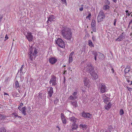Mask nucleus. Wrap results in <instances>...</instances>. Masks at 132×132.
I'll use <instances>...</instances> for the list:
<instances>
[{
	"instance_id": "45",
	"label": "nucleus",
	"mask_w": 132,
	"mask_h": 132,
	"mask_svg": "<svg viewBox=\"0 0 132 132\" xmlns=\"http://www.w3.org/2000/svg\"><path fill=\"white\" fill-rule=\"evenodd\" d=\"M127 88L128 89V90L130 92H131L132 89V88L128 87H127Z\"/></svg>"
},
{
	"instance_id": "52",
	"label": "nucleus",
	"mask_w": 132,
	"mask_h": 132,
	"mask_svg": "<svg viewBox=\"0 0 132 132\" xmlns=\"http://www.w3.org/2000/svg\"><path fill=\"white\" fill-rule=\"evenodd\" d=\"M67 72V70H65V69L64 70V72L63 73V74H64L66 72Z\"/></svg>"
},
{
	"instance_id": "7",
	"label": "nucleus",
	"mask_w": 132,
	"mask_h": 132,
	"mask_svg": "<svg viewBox=\"0 0 132 132\" xmlns=\"http://www.w3.org/2000/svg\"><path fill=\"white\" fill-rule=\"evenodd\" d=\"M81 115L83 117L88 119H91L92 117V114L88 113L85 112H82Z\"/></svg>"
},
{
	"instance_id": "62",
	"label": "nucleus",
	"mask_w": 132,
	"mask_h": 132,
	"mask_svg": "<svg viewBox=\"0 0 132 132\" xmlns=\"http://www.w3.org/2000/svg\"><path fill=\"white\" fill-rule=\"evenodd\" d=\"M71 69V68L70 67H69L68 68V70H70Z\"/></svg>"
},
{
	"instance_id": "30",
	"label": "nucleus",
	"mask_w": 132,
	"mask_h": 132,
	"mask_svg": "<svg viewBox=\"0 0 132 132\" xmlns=\"http://www.w3.org/2000/svg\"><path fill=\"white\" fill-rule=\"evenodd\" d=\"M0 132H6V129L3 127L0 128Z\"/></svg>"
},
{
	"instance_id": "13",
	"label": "nucleus",
	"mask_w": 132,
	"mask_h": 132,
	"mask_svg": "<svg viewBox=\"0 0 132 132\" xmlns=\"http://www.w3.org/2000/svg\"><path fill=\"white\" fill-rule=\"evenodd\" d=\"M61 117L62 123L64 124L67 123V120L64 114L62 113L61 114Z\"/></svg>"
},
{
	"instance_id": "20",
	"label": "nucleus",
	"mask_w": 132,
	"mask_h": 132,
	"mask_svg": "<svg viewBox=\"0 0 132 132\" xmlns=\"http://www.w3.org/2000/svg\"><path fill=\"white\" fill-rule=\"evenodd\" d=\"M80 127L81 128L84 130H85L87 128V126L86 125H83L82 124H81L80 125Z\"/></svg>"
},
{
	"instance_id": "55",
	"label": "nucleus",
	"mask_w": 132,
	"mask_h": 132,
	"mask_svg": "<svg viewBox=\"0 0 132 132\" xmlns=\"http://www.w3.org/2000/svg\"><path fill=\"white\" fill-rule=\"evenodd\" d=\"M42 94V93H39V97L41 98H42V97H40V95H41Z\"/></svg>"
},
{
	"instance_id": "48",
	"label": "nucleus",
	"mask_w": 132,
	"mask_h": 132,
	"mask_svg": "<svg viewBox=\"0 0 132 132\" xmlns=\"http://www.w3.org/2000/svg\"><path fill=\"white\" fill-rule=\"evenodd\" d=\"M22 106L20 105L18 108V109L19 110L22 109Z\"/></svg>"
},
{
	"instance_id": "40",
	"label": "nucleus",
	"mask_w": 132,
	"mask_h": 132,
	"mask_svg": "<svg viewBox=\"0 0 132 132\" xmlns=\"http://www.w3.org/2000/svg\"><path fill=\"white\" fill-rule=\"evenodd\" d=\"M106 97H107L106 95L105 94H104L102 95V98L104 99V98H105Z\"/></svg>"
},
{
	"instance_id": "8",
	"label": "nucleus",
	"mask_w": 132,
	"mask_h": 132,
	"mask_svg": "<svg viewBox=\"0 0 132 132\" xmlns=\"http://www.w3.org/2000/svg\"><path fill=\"white\" fill-rule=\"evenodd\" d=\"M130 70V66L129 65L127 66L124 70L125 74L126 77H130V75H128V72H129Z\"/></svg>"
},
{
	"instance_id": "26",
	"label": "nucleus",
	"mask_w": 132,
	"mask_h": 132,
	"mask_svg": "<svg viewBox=\"0 0 132 132\" xmlns=\"http://www.w3.org/2000/svg\"><path fill=\"white\" fill-rule=\"evenodd\" d=\"M99 55H98V58L100 59H103L104 58V55L102 53H99Z\"/></svg>"
},
{
	"instance_id": "17",
	"label": "nucleus",
	"mask_w": 132,
	"mask_h": 132,
	"mask_svg": "<svg viewBox=\"0 0 132 132\" xmlns=\"http://www.w3.org/2000/svg\"><path fill=\"white\" fill-rule=\"evenodd\" d=\"M90 74L94 79H95L98 78V76L97 74L94 71H93Z\"/></svg>"
},
{
	"instance_id": "53",
	"label": "nucleus",
	"mask_w": 132,
	"mask_h": 132,
	"mask_svg": "<svg viewBox=\"0 0 132 132\" xmlns=\"http://www.w3.org/2000/svg\"><path fill=\"white\" fill-rule=\"evenodd\" d=\"M17 117L19 118H22V117L21 116H19L18 115V116H17Z\"/></svg>"
},
{
	"instance_id": "28",
	"label": "nucleus",
	"mask_w": 132,
	"mask_h": 132,
	"mask_svg": "<svg viewBox=\"0 0 132 132\" xmlns=\"http://www.w3.org/2000/svg\"><path fill=\"white\" fill-rule=\"evenodd\" d=\"M19 85L18 81L17 80L15 82V88L17 89L19 87Z\"/></svg>"
},
{
	"instance_id": "58",
	"label": "nucleus",
	"mask_w": 132,
	"mask_h": 132,
	"mask_svg": "<svg viewBox=\"0 0 132 132\" xmlns=\"http://www.w3.org/2000/svg\"><path fill=\"white\" fill-rule=\"evenodd\" d=\"M128 10H126L125 11V12L127 13H128Z\"/></svg>"
},
{
	"instance_id": "12",
	"label": "nucleus",
	"mask_w": 132,
	"mask_h": 132,
	"mask_svg": "<svg viewBox=\"0 0 132 132\" xmlns=\"http://www.w3.org/2000/svg\"><path fill=\"white\" fill-rule=\"evenodd\" d=\"M57 61V59L54 57H51L49 59V62L52 64H55Z\"/></svg>"
},
{
	"instance_id": "63",
	"label": "nucleus",
	"mask_w": 132,
	"mask_h": 132,
	"mask_svg": "<svg viewBox=\"0 0 132 132\" xmlns=\"http://www.w3.org/2000/svg\"><path fill=\"white\" fill-rule=\"evenodd\" d=\"M128 75H130V77H131V75H130L129 73V72H128Z\"/></svg>"
},
{
	"instance_id": "31",
	"label": "nucleus",
	"mask_w": 132,
	"mask_h": 132,
	"mask_svg": "<svg viewBox=\"0 0 132 132\" xmlns=\"http://www.w3.org/2000/svg\"><path fill=\"white\" fill-rule=\"evenodd\" d=\"M73 61V57L72 56H69V63H71Z\"/></svg>"
},
{
	"instance_id": "15",
	"label": "nucleus",
	"mask_w": 132,
	"mask_h": 132,
	"mask_svg": "<svg viewBox=\"0 0 132 132\" xmlns=\"http://www.w3.org/2000/svg\"><path fill=\"white\" fill-rule=\"evenodd\" d=\"M47 93L50 97H52V94L53 93V88L52 87H50L48 89Z\"/></svg>"
},
{
	"instance_id": "54",
	"label": "nucleus",
	"mask_w": 132,
	"mask_h": 132,
	"mask_svg": "<svg viewBox=\"0 0 132 132\" xmlns=\"http://www.w3.org/2000/svg\"><path fill=\"white\" fill-rule=\"evenodd\" d=\"M4 95H8L9 96V95H8V94L7 93L5 92L4 93Z\"/></svg>"
},
{
	"instance_id": "43",
	"label": "nucleus",
	"mask_w": 132,
	"mask_h": 132,
	"mask_svg": "<svg viewBox=\"0 0 132 132\" xmlns=\"http://www.w3.org/2000/svg\"><path fill=\"white\" fill-rule=\"evenodd\" d=\"M63 2V3H65V4H67L66 0H61Z\"/></svg>"
},
{
	"instance_id": "61",
	"label": "nucleus",
	"mask_w": 132,
	"mask_h": 132,
	"mask_svg": "<svg viewBox=\"0 0 132 132\" xmlns=\"http://www.w3.org/2000/svg\"><path fill=\"white\" fill-rule=\"evenodd\" d=\"M57 127V128H58V129H59V130H60V128H59V127H58V126H57V127Z\"/></svg>"
},
{
	"instance_id": "10",
	"label": "nucleus",
	"mask_w": 132,
	"mask_h": 132,
	"mask_svg": "<svg viewBox=\"0 0 132 132\" xmlns=\"http://www.w3.org/2000/svg\"><path fill=\"white\" fill-rule=\"evenodd\" d=\"M56 77L55 76L53 77L51 79L49 83L50 84H52V86H55L57 84L56 82Z\"/></svg>"
},
{
	"instance_id": "36",
	"label": "nucleus",
	"mask_w": 132,
	"mask_h": 132,
	"mask_svg": "<svg viewBox=\"0 0 132 132\" xmlns=\"http://www.w3.org/2000/svg\"><path fill=\"white\" fill-rule=\"evenodd\" d=\"M91 28L93 30V31L94 32H96V30L95 28V26L91 27Z\"/></svg>"
},
{
	"instance_id": "24",
	"label": "nucleus",
	"mask_w": 132,
	"mask_h": 132,
	"mask_svg": "<svg viewBox=\"0 0 132 132\" xmlns=\"http://www.w3.org/2000/svg\"><path fill=\"white\" fill-rule=\"evenodd\" d=\"M110 98L108 97H106L105 98L103 99V102L106 104L107 103V102H109Z\"/></svg>"
},
{
	"instance_id": "37",
	"label": "nucleus",
	"mask_w": 132,
	"mask_h": 132,
	"mask_svg": "<svg viewBox=\"0 0 132 132\" xmlns=\"http://www.w3.org/2000/svg\"><path fill=\"white\" fill-rule=\"evenodd\" d=\"M92 54L93 55H94V57H95V56L97 57V53L96 52H93Z\"/></svg>"
},
{
	"instance_id": "9",
	"label": "nucleus",
	"mask_w": 132,
	"mask_h": 132,
	"mask_svg": "<svg viewBox=\"0 0 132 132\" xmlns=\"http://www.w3.org/2000/svg\"><path fill=\"white\" fill-rule=\"evenodd\" d=\"M26 36L29 42H31L33 40V36L32 35L31 32H27V35Z\"/></svg>"
},
{
	"instance_id": "2",
	"label": "nucleus",
	"mask_w": 132,
	"mask_h": 132,
	"mask_svg": "<svg viewBox=\"0 0 132 132\" xmlns=\"http://www.w3.org/2000/svg\"><path fill=\"white\" fill-rule=\"evenodd\" d=\"M29 50L30 51L29 53V58L31 60L33 61V59L35 58L37 55L38 50L35 48H31Z\"/></svg>"
},
{
	"instance_id": "19",
	"label": "nucleus",
	"mask_w": 132,
	"mask_h": 132,
	"mask_svg": "<svg viewBox=\"0 0 132 132\" xmlns=\"http://www.w3.org/2000/svg\"><path fill=\"white\" fill-rule=\"evenodd\" d=\"M55 19V17L54 15H51L49 17L47 22H48V21L52 22V21H54Z\"/></svg>"
},
{
	"instance_id": "39",
	"label": "nucleus",
	"mask_w": 132,
	"mask_h": 132,
	"mask_svg": "<svg viewBox=\"0 0 132 132\" xmlns=\"http://www.w3.org/2000/svg\"><path fill=\"white\" fill-rule=\"evenodd\" d=\"M77 94V92H74L72 94V95L74 96H75Z\"/></svg>"
},
{
	"instance_id": "14",
	"label": "nucleus",
	"mask_w": 132,
	"mask_h": 132,
	"mask_svg": "<svg viewBox=\"0 0 132 132\" xmlns=\"http://www.w3.org/2000/svg\"><path fill=\"white\" fill-rule=\"evenodd\" d=\"M112 105V103L110 102H109L108 104L105 105L104 106L105 109L107 110H109V109L111 108Z\"/></svg>"
},
{
	"instance_id": "21",
	"label": "nucleus",
	"mask_w": 132,
	"mask_h": 132,
	"mask_svg": "<svg viewBox=\"0 0 132 132\" xmlns=\"http://www.w3.org/2000/svg\"><path fill=\"white\" fill-rule=\"evenodd\" d=\"M123 36L122 34L120 35L119 37L117 38L116 40V41L117 40H118L119 41H121L122 40L123 38Z\"/></svg>"
},
{
	"instance_id": "49",
	"label": "nucleus",
	"mask_w": 132,
	"mask_h": 132,
	"mask_svg": "<svg viewBox=\"0 0 132 132\" xmlns=\"http://www.w3.org/2000/svg\"><path fill=\"white\" fill-rule=\"evenodd\" d=\"M131 13H132L131 12L130 13H128L126 14V15H127L128 16H130V14H131Z\"/></svg>"
},
{
	"instance_id": "5",
	"label": "nucleus",
	"mask_w": 132,
	"mask_h": 132,
	"mask_svg": "<svg viewBox=\"0 0 132 132\" xmlns=\"http://www.w3.org/2000/svg\"><path fill=\"white\" fill-rule=\"evenodd\" d=\"M56 43L57 45L61 48H64L65 47V43L61 38H58L56 41Z\"/></svg>"
},
{
	"instance_id": "34",
	"label": "nucleus",
	"mask_w": 132,
	"mask_h": 132,
	"mask_svg": "<svg viewBox=\"0 0 132 132\" xmlns=\"http://www.w3.org/2000/svg\"><path fill=\"white\" fill-rule=\"evenodd\" d=\"M59 102V100L57 98H55L54 100V104H56Z\"/></svg>"
},
{
	"instance_id": "59",
	"label": "nucleus",
	"mask_w": 132,
	"mask_h": 132,
	"mask_svg": "<svg viewBox=\"0 0 132 132\" xmlns=\"http://www.w3.org/2000/svg\"><path fill=\"white\" fill-rule=\"evenodd\" d=\"M113 1L115 3H116L117 2V0H113Z\"/></svg>"
},
{
	"instance_id": "18",
	"label": "nucleus",
	"mask_w": 132,
	"mask_h": 132,
	"mask_svg": "<svg viewBox=\"0 0 132 132\" xmlns=\"http://www.w3.org/2000/svg\"><path fill=\"white\" fill-rule=\"evenodd\" d=\"M26 107L25 106L23 107L22 108V109L19 110L21 111V113L23 114L24 116H25L27 114L26 113Z\"/></svg>"
},
{
	"instance_id": "1",
	"label": "nucleus",
	"mask_w": 132,
	"mask_h": 132,
	"mask_svg": "<svg viewBox=\"0 0 132 132\" xmlns=\"http://www.w3.org/2000/svg\"><path fill=\"white\" fill-rule=\"evenodd\" d=\"M61 33L63 37L65 39L70 40L72 37L71 29L69 28H64L61 30Z\"/></svg>"
},
{
	"instance_id": "16",
	"label": "nucleus",
	"mask_w": 132,
	"mask_h": 132,
	"mask_svg": "<svg viewBox=\"0 0 132 132\" xmlns=\"http://www.w3.org/2000/svg\"><path fill=\"white\" fill-rule=\"evenodd\" d=\"M69 119V120L74 124L76 123L77 122V120H78L77 118H75L74 116L70 117Z\"/></svg>"
},
{
	"instance_id": "42",
	"label": "nucleus",
	"mask_w": 132,
	"mask_h": 132,
	"mask_svg": "<svg viewBox=\"0 0 132 132\" xmlns=\"http://www.w3.org/2000/svg\"><path fill=\"white\" fill-rule=\"evenodd\" d=\"M5 40H6L9 39V37H8V36L7 34H6V35L5 37Z\"/></svg>"
},
{
	"instance_id": "46",
	"label": "nucleus",
	"mask_w": 132,
	"mask_h": 132,
	"mask_svg": "<svg viewBox=\"0 0 132 132\" xmlns=\"http://www.w3.org/2000/svg\"><path fill=\"white\" fill-rule=\"evenodd\" d=\"M131 23H132V19L131 20V21L129 22V25H128V27H129L130 25V24H131Z\"/></svg>"
},
{
	"instance_id": "38",
	"label": "nucleus",
	"mask_w": 132,
	"mask_h": 132,
	"mask_svg": "<svg viewBox=\"0 0 132 132\" xmlns=\"http://www.w3.org/2000/svg\"><path fill=\"white\" fill-rule=\"evenodd\" d=\"M12 115L13 116H15V118H16L17 117V116H18V114L17 113L14 112V113H13L12 114Z\"/></svg>"
},
{
	"instance_id": "57",
	"label": "nucleus",
	"mask_w": 132,
	"mask_h": 132,
	"mask_svg": "<svg viewBox=\"0 0 132 132\" xmlns=\"http://www.w3.org/2000/svg\"><path fill=\"white\" fill-rule=\"evenodd\" d=\"M111 70L112 71L113 73H114V70L113 68H112L111 69Z\"/></svg>"
},
{
	"instance_id": "64",
	"label": "nucleus",
	"mask_w": 132,
	"mask_h": 132,
	"mask_svg": "<svg viewBox=\"0 0 132 132\" xmlns=\"http://www.w3.org/2000/svg\"><path fill=\"white\" fill-rule=\"evenodd\" d=\"M130 15H131V17H132V12L131 14H130Z\"/></svg>"
},
{
	"instance_id": "27",
	"label": "nucleus",
	"mask_w": 132,
	"mask_h": 132,
	"mask_svg": "<svg viewBox=\"0 0 132 132\" xmlns=\"http://www.w3.org/2000/svg\"><path fill=\"white\" fill-rule=\"evenodd\" d=\"M110 7L109 6L107 5H104L103 7V9L105 10L109 9Z\"/></svg>"
},
{
	"instance_id": "4",
	"label": "nucleus",
	"mask_w": 132,
	"mask_h": 132,
	"mask_svg": "<svg viewBox=\"0 0 132 132\" xmlns=\"http://www.w3.org/2000/svg\"><path fill=\"white\" fill-rule=\"evenodd\" d=\"M98 90L101 93H103L107 91V89L104 84L102 83L100 85Z\"/></svg>"
},
{
	"instance_id": "29",
	"label": "nucleus",
	"mask_w": 132,
	"mask_h": 132,
	"mask_svg": "<svg viewBox=\"0 0 132 132\" xmlns=\"http://www.w3.org/2000/svg\"><path fill=\"white\" fill-rule=\"evenodd\" d=\"M72 129L73 130H75L77 128V127L76 125V124H74V125H72Z\"/></svg>"
},
{
	"instance_id": "22",
	"label": "nucleus",
	"mask_w": 132,
	"mask_h": 132,
	"mask_svg": "<svg viewBox=\"0 0 132 132\" xmlns=\"http://www.w3.org/2000/svg\"><path fill=\"white\" fill-rule=\"evenodd\" d=\"M88 45L91 47H94V45L91 40H88Z\"/></svg>"
},
{
	"instance_id": "25",
	"label": "nucleus",
	"mask_w": 132,
	"mask_h": 132,
	"mask_svg": "<svg viewBox=\"0 0 132 132\" xmlns=\"http://www.w3.org/2000/svg\"><path fill=\"white\" fill-rule=\"evenodd\" d=\"M96 25V22L94 20H92L91 23V27L95 26Z\"/></svg>"
},
{
	"instance_id": "32",
	"label": "nucleus",
	"mask_w": 132,
	"mask_h": 132,
	"mask_svg": "<svg viewBox=\"0 0 132 132\" xmlns=\"http://www.w3.org/2000/svg\"><path fill=\"white\" fill-rule=\"evenodd\" d=\"M120 114L121 116L122 115L124 114V111L122 109H121L120 111Z\"/></svg>"
},
{
	"instance_id": "33",
	"label": "nucleus",
	"mask_w": 132,
	"mask_h": 132,
	"mask_svg": "<svg viewBox=\"0 0 132 132\" xmlns=\"http://www.w3.org/2000/svg\"><path fill=\"white\" fill-rule=\"evenodd\" d=\"M23 67H24V65H23L22 66L20 69V73H23Z\"/></svg>"
},
{
	"instance_id": "35",
	"label": "nucleus",
	"mask_w": 132,
	"mask_h": 132,
	"mask_svg": "<svg viewBox=\"0 0 132 132\" xmlns=\"http://www.w3.org/2000/svg\"><path fill=\"white\" fill-rule=\"evenodd\" d=\"M91 16V14L90 13H89L88 14V15L86 17V19H88L89 20H90V16Z\"/></svg>"
},
{
	"instance_id": "51",
	"label": "nucleus",
	"mask_w": 132,
	"mask_h": 132,
	"mask_svg": "<svg viewBox=\"0 0 132 132\" xmlns=\"http://www.w3.org/2000/svg\"><path fill=\"white\" fill-rule=\"evenodd\" d=\"M3 18V16L2 15H0V22L1 21V19Z\"/></svg>"
},
{
	"instance_id": "50",
	"label": "nucleus",
	"mask_w": 132,
	"mask_h": 132,
	"mask_svg": "<svg viewBox=\"0 0 132 132\" xmlns=\"http://www.w3.org/2000/svg\"><path fill=\"white\" fill-rule=\"evenodd\" d=\"M106 3L107 4H108L109 5H110V1H109L108 0L107 1Z\"/></svg>"
},
{
	"instance_id": "23",
	"label": "nucleus",
	"mask_w": 132,
	"mask_h": 132,
	"mask_svg": "<svg viewBox=\"0 0 132 132\" xmlns=\"http://www.w3.org/2000/svg\"><path fill=\"white\" fill-rule=\"evenodd\" d=\"M77 97L76 96H73L72 95L70 96L68 98L69 100H73L77 98Z\"/></svg>"
},
{
	"instance_id": "6",
	"label": "nucleus",
	"mask_w": 132,
	"mask_h": 132,
	"mask_svg": "<svg viewBox=\"0 0 132 132\" xmlns=\"http://www.w3.org/2000/svg\"><path fill=\"white\" fill-rule=\"evenodd\" d=\"M105 17V15L104 14L103 11L102 10L100 11L97 18L98 22L102 21Z\"/></svg>"
},
{
	"instance_id": "44",
	"label": "nucleus",
	"mask_w": 132,
	"mask_h": 132,
	"mask_svg": "<svg viewBox=\"0 0 132 132\" xmlns=\"http://www.w3.org/2000/svg\"><path fill=\"white\" fill-rule=\"evenodd\" d=\"M74 53V52H73L72 51V52L70 54V55H69V56H72V55H73V54Z\"/></svg>"
},
{
	"instance_id": "56",
	"label": "nucleus",
	"mask_w": 132,
	"mask_h": 132,
	"mask_svg": "<svg viewBox=\"0 0 132 132\" xmlns=\"http://www.w3.org/2000/svg\"><path fill=\"white\" fill-rule=\"evenodd\" d=\"M23 105V103H21L20 104V106H22Z\"/></svg>"
},
{
	"instance_id": "60",
	"label": "nucleus",
	"mask_w": 132,
	"mask_h": 132,
	"mask_svg": "<svg viewBox=\"0 0 132 132\" xmlns=\"http://www.w3.org/2000/svg\"><path fill=\"white\" fill-rule=\"evenodd\" d=\"M96 56H95V57H94V59L96 61Z\"/></svg>"
},
{
	"instance_id": "3",
	"label": "nucleus",
	"mask_w": 132,
	"mask_h": 132,
	"mask_svg": "<svg viewBox=\"0 0 132 132\" xmlns=\"http://www.w3.org/2000/svg\"><path fill=\"white\" fill-rule=\"evenodd\" d=\"M94 69L93 65L90 64H87L84 67V69L90 73L94 71Z\"/></svg>"
},
{
	"instance_id": "41",
	"label": "nucleus",
	"mask_w": 132,
	"mask_h": 132,
	"mask_svg": "<svg viewBox=\"0 0 132 132\" xmlns=\"http://www.w3.org/2000/svg\"><path fill=\"white\" fill-rule=\"evenodd\" d=\"M117 21V20L116 19H115L114 20V22L113 23V25L114 26H116V23Z\"/></svg>"
},
{
	"instance_id": "47",
	"label": "nucleus",
	"mask_w": 132,
	"mask_h": 132,
	"mask_svg": "<svg viewBox=\"0 0 132 132\" xmlns=\"http://www.w3.org/2000/svg\"><path fill=\"white\" fill-rule=\"evenodd\" d=\"M83 8L82 7L79 8V10L80 11H82L83 10Z\"/></svg>"
},
{
	"instance_id": "11",
	"label": "nucleus",
	"mask_w": 132,
	"mask_h": 132,
	"mask_svg": "<svg viewBox=\"0 0 132 132\" xmlns=\"http://www.w3.org/2000/svg\"><path fill=\"white\" fill-rule=\"evenodd\" d=\"M84 81L85 86L88 87H89L90 86L89 79L87 77H85Z\"/></svg>"
}]
</instances>
